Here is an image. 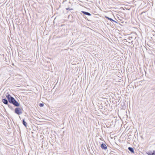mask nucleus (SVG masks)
<instances>
[{
  "mask_svg": "<svg viewBox=\"0 0 155 155\" xmlns=\"http://www.w3.org/2000/svg\"><path fill=\"white\" fill-rule=\"evenodd\" d=\"M148 154L149 155H155V151H153L152 153H149Z\"/></svg>",
  "mask_w": 155,
  "mask_h": 155,
  "instance_id": "obj_10",
  "label": "nucleus"
},
{
  "mask_svg": "<svg viewBox=\"0 0 155 155\" xmlns=\"http://www.w3.org/2000/svg\"><path fill=\"white\" fill-rule=\"evenodd\" d=\"M2 101L5 104H8V102L7 100L3 99L2 100Z\"/></svg>",
  "mask_w": 155,
  "mask_h": 155,
  "instance_id": "obj_6",
  "label": "nucleus"
},
{
  "mask_svg": "<svg viewBox=\"0 0 155 155\" xmlns=\"http://www.w3.org/2000/svg\"><path fill=\"white\" fill-rule=\"evenodd\" d=\"M6 96L8 101L11 100L13 97H11V96L9 94H8L7 95H6Z\"/></svg>",
  "mask_w": 155,
  "mask_h": 155,
  "instance_id": "obj_4",
  "label": "nucleus"
},
{
  "mask_svg": "<svg viewBox=\"0 0 155 155\" xmlns=\"http://www.w3.org/2000/svg\"><path fill=\"white\" fill-rule=\"evenodd\" d=\"M9 102L11 103L12 104L18 107L19 106V104L15 100L13 97L12 99L9 101Z\"/></svg>",
  "mask_w": 155,
  "mask_h": 155,
  "instance_id": "obj_1",
  "label": "nucleus"
},
{
  "mask_svg": "<svg viewBox=\"0 0 155 155\" xmlns=\"http://www.w3.org/2000/svg\"><path fill=\"white\" fill-rule=\"evenodd\" d=\"M39 105L40 107H42L44 106V104L42 103H40Z\"/></svg>",
  "mask_w": 155,
  "mask_h": 155,
  "instance_id": "obj_11",
  "label": "nucleus"
},
{
  "mask_svg": "<svg viewBox=\"0 0 155 155\" xmlns=\"http://www.w3.org/2000/svg\"><path fill=\"white\" fill-rule=\"evenodd\" d=\"M66 9H67V10H72V9H69V8H66Z\"/></svg>",
  "mask_w": 155,
  "mask_h": 155,
  "instance_id": "obj_12",
  "label": "nucleus"
},
{
  "mask_svg": "<svg viewBox=\"0 0 155 155\" xmlns=\"http://www.w3.org/2000/svg\"><path fill=\"white\" fill-rule=\"evenodd\" d=\"M128 150L130 151L131 152H132V153H134V150H133V149L132 148L130 147H128Z\"/></svg>",
  "mask_w": 155,
  "mask_h": 155,
  "instance_id": "obj_8",
  "label": "nucleus"
},
{
  "mask_svg": "<svg viewBox=\"0 0 155 155\" xmlns=\"http://www.w3.org/2000/svg\"><path fill=\"white\" fill-rule=\"evenodd\" d=\"M82 12L84 13V14L89 15V16H91V14H90L89 13L84 12V11H82Z\"/></svg>",
  "mask_w": 155,
  "mask_h": 155,
  "instance_id": "obj_7",
  "label": "nucleus"
},
{
  "mask_svg": "<svg viewBox=\"0 0 155 155\" xmlns=\"http://www.w3.org/2000/svg\"><path fill=\"white\" fill-rule=\"evenodd\" d=\"M101 147L102 149L104 150H106L107 148L106 145L104 143H102L101 144Z\"/></svg>",
  "mask_w": 155,
  "mask_h": 155,
  "instance_id": "obj_3",
  "label": "nucleus"
},
{
  "mask_svg": "<svg viewBox=\"0 0 155 155\" xmlns=\"http://www.w3.org/2000/svg\"><path fill=\"white\" fill-rule=\"evenodd\" d=\"M105 18H107V19L109 20H110L111 21H114V22H115V23H117V22L116 21L114 20L111 18H109L108 17L106 16H105Z\"/></svg>",
  "mask_w": 155,
  "mask_h": 155,
  "instance_id": "obj_5",
  "label": "nucleus"
},
{
  "mask_svg": "<svg viewBox=\"0 0 155 155\" xmlns=\"http://www.w3.org/2000/svg\"><path fill=\"white\" fill-rule=\"evenodd\" d=\"M15 112L17 114L20 115L22 113V110L19 107L16 108L15 109Z\"/></svg>",
  "mask_w": 155,
  "mask_h": 155,
  "instance_id": "obj_2",
  "label": "nucleus"
},
{
  "mask_svg": "<svg viewBox=\"0 0 155 155\" xmlns=\"http://www.w3.org/2000/svg\"><path fill=\"white\" fill-rule=\"evenodd\" d=\"M23 125L25 127H26L27 126V124L26 123L25 121L24 120H23Z\"/></svg>",
  "mask_w": 155,
  "mask_h": 155,
  "instance_id": "obj_9",
  "label": "nucleus"
}]
</instances>
